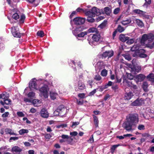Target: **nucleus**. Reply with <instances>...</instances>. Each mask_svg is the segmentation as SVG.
<instances>
[{"instance_id":"f704fd0d","label":"nucleus","mask_w":154,"mask_h":154,"mask_svg":"<svg viewBox=\"0 0 154 154\" xmlns=\"http://www.w3.org/2000/svg\"><path fill=\"white\" fill-rule=\"evenodd\" d=\"M17 31H19V29L17 26H15L11 27V32L12 35L14 34V33H15L16 32H17Z\"/></svg>"},{"instance_id":"4d7b16f0","label":"nucleus","mask_w":154,"mask_h":154,"mask_svg":"<svg viewBox=\"0 0 154 154\" xmlns=\"http://www.w3.org/2000/svg\"><path fill=\"white\" fill-rule=\"evenodd\" d=\"M54 116H62V115H60V113L58 112V111H57V109H56V110H55L54 112Z\"/></svg>"},{"instance_id":"0eeeda50","label":"nucleus","mask_w":154,"mask_h":154,"mask_svg":"<svg viewBox=\"0 0 154 154\" xmlns=\"http://www.w3.org/2000/svg\"><path fill=\"white\" fill-rule=\"evenodd\" d=\"M123 81V83L124 86L126 87H130L131 86L132 82L128 80H131L133 78V76L131 74H128L127 76L123 75L122 77Z\"/></svg>"},{"instance_id":"2eb2a0df","label":"nucleus","mask_w":154,"mask_h":154,"mask_svg":"<svg viewBox=\"0 0 154 154\" xmlns=\"http://www.w3.org/2000/svg\"><path fill=\"white\" fill-rule=\"evenodd\" d=\"M113 55V51L112 50L106 51L104 52L102 55L103 57L109 58L112 57Z\"/></svg>"},{"instance_id":"0e129e2a","label":"nucleus","mask_w":154,"mask_h":154,"mask_svg":"<svg viewBox=\"0 0 154 154\" xmlns=\"http://www.w3.org/2000/svg\"><path fill=\"white\" fill-rule=\"evenodd\" d=\"M9 115V112H5L2 115V117L3 118H6Z\"/></svg>"},{"instance_id":"f257e3e1","label":"nucleus","mask_w":154,"mask_h":154,"mask_svg":"<svg viewBox=\"0 0 154 154\" xmlns=\"http://www.w3.org/2000/svg\"><path fill=\"white\" fill-rule=\"evenodd\" d=\"M138 121L137 114H129L127 117L126 121L123 123L122 126L127 131H132L134 130L132 128L133 126L137 123Z\"/></svg>"},{"instance_id":"9b49d317","label":"nucleus","mask_w":154,"mask_h":154,"mask_svg":"<svg viewBox=\"0 0 154 154\" xmlns=\"http://www.w3.org/2000/svg\"><path fill=\"white\" fill-rule=\"evenodd\" d=\"M144 101L143 99H137L131 103V105L133 106H141L144 103Z\"/></svg>"},{"instance_id":"603ef678","label":"nucleus","mask_w":154,"mask_h":154,"mask_svg":"<svg viewBox=\"0 0 154 154\" xmlns=\"http://www.w3.org/2000/svg\"><path fill=\"white\" fill-rule=\"evenodd\" d=\"M107 87H106L105 85L103 86H100L99 87V91H103L104 90L107 88Z\"/></svg>"},{"instance_id":"de8ad7c7","label":"nucleus","mask_w":154,"mask_h":154,"mask_svg":"<svg viewBox=\"0 0 154 154\" xmlns=\"http://www.w3.org/2000/svg\"><path fill=\"white\" fill-rule=\"evenodd\" d=\"M37 34L38 36L41 37H43L44 35V32L42 31H38L37 33Z\"/></svg>"},{"instance_id":"bb28decb","label":"nucleus","mask_w":154,"mask_h":154,"mask_svg":"<svg viewBox=\"0 0 154 154\" xmlns=\"http://www.w3.org/2000/svg\"><path fill=\"white\" fill-rule=\"evenodd\" d=\"M104 10L105 13L107 15H109L112 11L111 8L107 7L105 8Z\"/></svg>"},{"instance_id":"412c9836","label":"nucleus","mask_w":154,"mask_h":154,"mask_svg":"<svg viewBox=\"0 0 154 154\" xmlns=\"http://www.w3.org/2000/svg\"><path fill=\"white\" fill-rule=\"evenodd\" d=\"M81 27H79L76 28L74 30H73L72 33L73 35L75 36L76 38L78 35L81 32Z\"/></svg>"},{"instance_id":"aec40b11","label":"nucleus","mask_w":154,"mask_h":154,"mask_svg":"<svg viewBox=\"0 0 154 154\" xmlns=\"http://www.w3.org/2000/svg\"><path fill=\"white\" fill-rule=\"evenodd\" d=\"M134 95L132 92H129L126 93L125 94L124 98L125 99L129 100Z\"/></svg>"},{"instance_id":"7ed1b4c3","label":"nucleus","mask_w":154,"mask_h":154,"mask_svg":"<svg viewBox=\"0 0 154 154\" xmlns=\"http://www.w3.org/2000/svg\"><path fill=\"white\" fill-rule=\"evenodd\" d=\"M43 81V80H37L35 78H33L29 82V88L31 90L33 89L37 90L38 89L39 85L42 84Z\"/></svg>"},{"instance_id":"79ce46f5","label":"nucleus","mask_w":154,"mask_h":154,"mask_svg":"<svg viewBox=\"0 0 154 154\" xmlns=\"http://www.w3.org/2000/svg\"><path fill=\"white\" fill-rule=\"evenodd\" d=\"M35 95V92L33 91H31L29 92L27 94V96L28 97L32 98L34 97Z\"/></svg>"},{"instance_id":"473e14b6","label":"nucleus","mask_w":154,"mask_h":154,"mask_svg":"<svg viewBox=\"0 0 154 154\" xmlns=\"http://www.w3.org/2000/svg\"><path fill=\"white\" fill-rule=\"evenodd\" d=\"M29 131L28 130L24 129H20L19 131V134L21 135H23L24 134L27 133Z\"/></svg>"},{"instance_id":"ddd939ff","label":"nucleus","mask_w":154,"mask_h":154,"mask_svg":"<svg viewBox=\"0 0 154 154\" xmlns=\"http://www.w3.org/2000/svg\"><path fill=\"white\" fill-rule=\"evenodd\" d=\"M129 66L131 69V71L132 73L134 74L136 72H138L141 70V67L140 66H137L133 68V66L131 64H129Z\"/></svg>"},{"instance_id":"09e8293b","label":"nucleus","mask_w":154,"mask_h":154,"mask_svg":"<svg viewBox=\"0 0 154 154\" xmlns=\"http://www.w3.org/2000/svg\"><path fill=\"white\" fill-rule=\"evenodd\" d=\"M120 11V8H115L113 11V13L114 14H117L119 13Z\"/></svg>"},{"instance_id":"052dcab7","label":"nucleus","mask_w":154,"mask_h":154,"mask_svg":"<svg viewBox=\"0 0 154 154\" xmlns=\"http://www.w3.org/2000/svg\"><path fill=\"white\" fill-rule=\"evenodd\" d=\"M79 122H73L72 127L75 128L76 127V126L79 125Z\"/></svg>"},{"instance_id":"a18cd8bd","label":"nucleus","mask_w":154,"mask_h":154,"mask_svg":"<svg viewBox=\"0 0 154 154\" xmlns=\"http://www.w3.org/2000/svg\"><path fill=\"white\" fill-rule=\"evenodd\" d=\"M107 73V71L106 69H103L101 72V74L103 76H106Z\"/></svg>"},{"instance_id":"69168bd1","label":"nucleus","mask_w":154,"mask_h":154,"mask_svg":"<svg viewBox=\"0 0 154 154\" xmlns=\"http://www.w3.org/2000/svg\"><path fill=\"white\" fill-rule=\"evenodd\" d=\"M96 92V89H94L93 91H91L89 94V96H91L93 95Z\"/></svg>"},{"instance_id":"f8f14e48","label":"nucleus","mask_w":154,"mask_h":154,"mask_svg":"<svg viewBox=\"0 0 154 154\" xmlns=\"http://www.w3.org/2000/svg\"><path fill=\"white\" fill-rule=\"evenodd\" d=\"M61 137L63 139H66V143L67 144L71 145L73 144L72 142L73 139L71 137H70L67 135H62L61 136Z\"/></svg>"},{"instance_id":"8fccbe9b","label":"nucleus","mask_w":154,"mask_h":154,"mask_svg":"<svg viewBox=\"0 0 154 154\" xmlns=\"http://www.w3.org/2000/svg\"><path fill=\"white\" fill-rule=\"evenodd\" d=\"M119 146V145H113L111 147V152L113 153L114 152L115 149L118 146Z\"/></svg>"},{"instance_id":"e2e57ef3","label":"nucleus","mask_w":154,"mask_h":154,"mask_svg":"<svg viewBox=\"0 0 154 154\" xmlns=\"http://www.w3.org/2000/svg\"><path fill=\"white\" fill-rule=\"evenodd\" d=\"M77 103L79 105H82L83 104V101L82 100H78V99L76 100Z\"/></svg>"},{"instance_id":"338daca9","label":"nucleus","mask_w":154,"mask_h":154,"mask_svg":"<svg viewBox=\"0 0 154 154\" xmlns=\"http://www.w3.org/2000/svg\"><path fill=\"white\" fill-rule=\"evenodd\" d=\"M88 142L90 143H92L94 142V138L93 135L91 136L89 139L88 140Z\"/></svg>"},{"instance_id":"393cba45","label":"nucleus","mask_w":154,"mask_h":154,"mask_svg":"<svg viewBox=\"0 0 154 154\" xmlns=\"http://www.w3.org/2000/svg\"><path fill=\"white\" fill-rule=\"evenodd\" d=\"M134 12L138 14L140 16H144L145 14V12L139 9H136L134 11Z\"/></svg>"},{"instance_id":"49530a36","label":"nucleus","mask_w":154,"mask_h":154,"mask_svg":"<svg viewBox=\"0 0 154 154\" xmlns=\"http://www.w3.org/2000/svg\"><path fill=\"white\" fill-rule=\"evenodd\" d=\"M94 17L88 16L87 21L90 22L92 23L94 21V19L92 18Z\"/></svg>"},{"instance_id":"c85d7f7f","label":"nucleus","mask_w":154,"mask_h":154,"mask_svg":"<svg viewBox=\"0 0 154 154\" xmlns=\"http://www.w3.org/2000/svg\"><path fill=\"white\" fill-rule=\"evenodd\" d=\"M11 150L13 152H20L21 151L22 149L17 146H14L11 149Z\"/></svg>"},{"instance_id":"2f4dec72","label":"nucleus","mask_w":154,"mask_h":154,"mask_svg":"<svg viewBox=\"0 0 154 154\" xmlns=\"http://www.w3.org/2000/svg\"><path fill=\"white\" fill-rule=\"evenodd\" d=\"M147 78L149 81L154 82V75L153 73H150L147 76Z\"/></svg>"},{"instance_id":"3c124183","label":"nucleus","mask_w":154,"mask_h":154,"mask_svg":"<svg viewBox=\"0 0 154 154\" xmlns=\"http://www.w3.org/2000/svg\"><path fill=\"white\" fill-rule=\"evenodd\" d=\"M24 101L26 102L31 103H32V100L31 99H29L27 98H24Z\"/></svg>"},{"instance_id":"58836bf2","label":"nucleus","mask_w":154,"mask_h":154,"mask_svg":"<svg viewBox=\"0 0 154 154\" xmlns=\"http://www.w3.org/2000/svg\"><path fill=\"white\" fill-rule=\"evenodd\" d=\"M15 32V33H14L13 35L14 37L17 38H20L21 37L22 34L19 32V31H17V32Z\"/></svg>"},{"instance_id":"1a4fd4ad","label":"nucleus","mask_w":154,"mask_h":154,"mask_svg":"<svg viewBox=\"0 0 154 154\" xmlns=\"http://www.w3.org/2000/svg\"><path fill=\"white\" fill-rule=\"evenodd\" d=\"M10 10L11 11L10 14L12 15V18L15 20L18 19L19 16L17 13L18 10L16 8V6H15L14 7H11L10 8Z\"/></svg>"},{"instance_id":"a19ab883","label":"nucleus","mask_w":154,"mask_h":154,"mask_svg":"<svg viewBox=\"0 0 154 154\" xmlns=\"http://www.w3.org/2000/svg\"><path fill=\"white\" fill-rule=\"evenodd\" d=\"M25 16L24 14H22L20 16V23H23L25 19Z\"/></svg>"},{"instance_id":"20e7f679","label":"nucleus","mask_w":154,"mask_h":154,"mask_svg":"<svg viewBox=\"0 0 154 154\" xmlns=\"http://www.w3.org/2000/svg\"><path fill=\"white\" fill-rule=\"evenodd\" d=\"M103 13V11L102 9H99L95 7H94L91 11L87 12L86 14L87 16L94 17L95 15H99Z\"/></svg>"},{"instance_id":"6e6552de","label":"nucleus","mask_w":154,"mask_h":154,"mask_svg":"<svg viewBox=\"0 0 154 154\" xmlns=\"http://www.w3.org/2000/svg\"><path fill=\"white\" fill-rule=\"evenodd\" d=\"M100 37L99 34H94L92 37V40L89 42V44L92 46L97 45Z\"/></svg>"},{"instance_id":"5701e85b","label":"nucleus","mask_w":154,"mask_h":154,"mask_svg":"<svg viewBox=\"0 0 154 154\" xmlns=\"http://www.w3.org/2000/svg\"><path fill=\"white\" fill-rule=\"evenodd\" d=\"M50 97L52 100H54L58 97V94L55 91H51L50 92Z\"/></svg>"},{"instance_id":"bf43d9fd","label":"nucleus","mask_w":154,"mask_h":154,"mask_svg":"<svg viewBox=\"0 0 154 154\" xmlns=\"http://www.w3.org/2000/svg\"><path fill=\"white\" fill-rule=\"evenodd\" d=\"M138 128L139 130H144L145 129L144 126L142 125H139L138 126Z\"/></svg>"},{"instance_id":"4c0bfd02","label":"nucleus","mask_w":154,"mask_h":154,"mask_svg":"<svg viewBox=\"0 0 154 154\" xmlns=\"http://www.w3.org/2000/svg\"><path fill=\"white\" fill-rule=\"evenodd\" d=\"M15 32V33H14L13 35L14 37L17 38H20L21 37L22 34L19 32V31H17V32Z\"/></svg>"},{"instance_id":"7c9ffc66","label":"nucleus","mask_w":154,"mask_h":154,"mask_svg":"<svg viewBox=\"0 0 154 154\" xmlns=\"http://www.w3.org/2000/svg\"><path fill=\"white\" fill-rule=\"evenodd\" d=\"M131 22V20L130 19H128L125 20H123L122 22V24L124 26L129 24Z\"/></svg>"},{"instance_id":"423d86ee","label":"nucleus","mask_w":154,"mask_h":154,"mask_svg":"<svg viewBox=\"0 0 154 154\" xmlns=\"http://www.w3.org/2000/svg\"><path fill=\"white\" fill-rule=\"evenodd\" d=\"M40 92V95H43L45 98H47L48 96V91L49 88L48 85L46 83L44 84L43 86L40 88L39 89Z\"/></svg>"},{"instance_id":"9d476101","label":"nucleus","mask_w":154,"mask_h":154,"mask_svg":"<svg viewBox=\"0 0 154 154\" xmlns=\"http://www.w3.org/2000/svg\"><path fill=\"white\" fill-rule=\"evenodd\" d=\"M85 19L80 17H77L73 20L74 23L76 25H80L83 24L85 22Z\"/></svg>"},{"instance_id":"4be33fe9","label":"nucleus","mask_w":154,"mask_h":154,"mask_svg":"<svg viewBox=\"0 0 154 154\" xmlns=\"http://www.w3.org/2000/svg\"><path fill=\"white\" fill-rule=\"evenodd\" d=\"M103 67V63L101 61L98 62L95 66L96 69L99 70L102 69Z\"/></svg>"},{"instance_id":"a878e982","label":"nucleus","mask_w":154,"mask_h":154,"mask_svg":"<svg viewBox=\"0 0 154 154\" xmlns=\"http://www.w3.org/2000/svg\"><path fill=\"white\" fill-rule=\"evenodd\" d=\"M0 154H10L9 152H7L8 150L5 147H2L0 148Z\"/></svg>"},{"instance_id":"37998d69","label":"nucleus","mask_w":154,"mask_h":154,"mask_svg":"<svg viewBox=\"0 0 154 154\" xmlns=\"http://www.w3.org/2000/svg\"><path fill=\"white\" fill-rule=\"evenodd\" d=\"M117 30L119 32H122L124 31L125 29L123 27L119 25L118 27Z\"/></svg>"},{"instance_id":"4468645a","label":"nucleus","mask_w":154,"mask_h":154,"mask_svg":"<svg viewBox=\"0 0 154 154\" xmlns=\"http://www.w3.org/2000/svg\"><path fill=\"white\" fill-rule=\"evenodd\" d=\"M41 116L43 118H47L49 116V114L47 109L42 108L40 111Z\"/></svg>"},{"instance_id":"6e6d98bb","label":"nucleus","mask_w":154,"mask_h":154,"mask_svg":"<svg viewBox=\"0 0 154 154\" xmlns=\"http://www.w3.org/2000/svg\"><path fill=\"white\" fill-rule=\"evenodd\" d=\"M124 57L125 58L128 60H131V57L128 54L126 55H124Z\"/></svg>"},{"instance_id":"ea45409f","label":"nucleus","mask_w":154,"mask_h":154,"mask_svg":"<svg viewBox=\"0 0 154 154\" xmlns=\"http://www.w3.org/2000/svg\"><path fill=\"white\" fill-rule=\"evenodd\" d=\"M106 24L107 21L104 20V21L99 26V27L101 29H103L106 26Z\"/></svg>"},{"instance_id":"e433bc0d","label":"nucleus","mask_w":154,"mask_h":154,"mask_svg":"<svg viewBox=\"0 0 154 154\" xmlns=\"http://www.w3.org/2000/svg\"><path fill=\"white\" fill-rule=\"evenodd\" d=\"M94 121L95 125L97 127L98 126V120L97 118L95 115H93Z\"/></svg>"},{"instance_id":"13d9d810","label":"nucleus","mask_w":154,"mask_h":154,"mask_svg":"<svg viewBox=\"0 0 154 154\" xmlns=\"http://www.w3.org/2000/svg\"><path fill=\"white\" fill-rule=\"evenodd\" d=\"M17 115L19 117H23L24 116L23 113L21 112H17Z\"/></svg>"},{"instance_id":"cd10ccee","label":"nucleus","mask_w":154,"mask_h":154,"mask_svg":"<svg viewBox=\"0 0 154 154\" xmlns=\"http://www.w3.org/2000/svg\"><path fill=\"white\" fill-rule=\"evenodd\" d=\"M97 32L98 31L97 29L94 27H92L89 28L87 31V32H88V33L94 32L97 33Z\"/></svg>"},{"instance_id":"680f3d73","label":"nucleus","mask_w":154,"mask_h":154,"mask_svg":"<svg viewBox=\"0 0 154 154\" xmlns=\"http://www.w3.org/2000/svg\"><path fill=\"white\" fill-rule=\"evenodd\" d=\"M79 97L81 98H84L85 97V94L84 93H80L78 94Z\"/></svg>"},{"instance_id":"774afa93","label":"nucleus","mask_w":154,"mask_h":154,"mask_svg":"<svg viewBox=\"0 0 154 154\" xmlns=\"http://www.w3.org/2000/svg\"><path fill=\"white\" fill-rule=\"evenodd\" d=\"M78 132L76 131H73L71 132L70 133V134L71 135L73 136H76L78 134Z\"/></svg>"},{"instance_id":"c9c22d12","label":"nucleus","mask_w":154,"mask_h":154,"mask_svg":"<svg viewBox=\"0 0 154 154\" xmlns=\"http://www.w3.org/2000/svg\"><path fill=\"white\" fill-rule=\"evenodd\" d=\"M148 83L146 82H144L143 83L142 88L145 91H147Z\"/></svg>"},{"instance_id":"a211bd4d","label":"nucleus","mask_w":154,"mask_h":154,"mask_svg":"<svg viewBox=\"0 0 154 154\" xmlns=\"http://www.w3.org/2000/svg\"><path fill=\"white\" fill-rule=\"evenodd\" d=\"M42 101L41 100L35 99L32 100V103L34 106L38 107L41 106Z\"/></svg>"},{"instance_id":"39448f33","label":"nucleus","mask_w":154,"mask_h":154,"mask_svg":"<svg viewBox=\"0 0 154 154\" xmlns=\"http://www.w3.org/2000/svg\"><path fill=\"white\" fill-rule=\"evenodd\" d=\"M0 99L3 100V101H0V103L4 106L5 109H8L10 106V100L8 99V97H6L5 94H0Z\"/></svg>"},{"instance_id":"f03ea898","label":"nucleus","mask_w":154,"mask_h":154,"mask_svg":"<svg viewBox=\"0 0 154 154\" xmlns=\"http://www.w3.org/2000/svg\"><path fill=\"white\" fill-rule=\"evenodd\" d=\"M140 49V47L138 45H134L131 48V50L132 51L134 52L133 54V56L134 57L139 56L140 57H146L147 55L145 54V50L143 49Z\"/></svg>"},{"instance_id":"5fc2aeb1","label":"nucleus","mask_w":154,"mask_h":154,"mask_svg":"<svg viewBox=\"0 0 154 154\" xmlns=\"http://www.w3.org/2000/svg\"><path fill=\"white\" fill-rule=\"evenodd\" d=\"M127 43L129 45H131L134 43V40L133 39H128V40Z\"/></svg>"},{"instance_id":"72a5a7b5","label":"nucleus","mask_w":154,"mask_h":154,"mask_svg":"<svg viewBox=\"0 0 154 154\" xmlns=\"http://www.w3.org/2000/svg\"><path fill=\"white\" fill-rule=\"evenodd\" d=\"M135 21L137 24L139 26L142 27L143 26V24L142 21L139 19H136Z\"/></svg>"},{"instance_id":"c03bdc74","label":"nucleus","mask_w":154,"mask_h":154,"mask_svg":"<svg viewBox=\"0 0 154 154\" xmlns=\"http://www.w3.org/2000/svg\"><path fill=\"white\" fill-rule=\"evenodd\" d=\"M94 79L97 81H99L101 80V77L99 75L97 74L94 76Z\"/></svg>"},{"instance_id":"6ab92c4d","label":"nucleus","mask_w":154,"mask_h":154,"mask_svg":"<svg viewBox=\"0 0 154 154\" xmlns=\"http://www.w3.org/2000/svg\"><path fill=\"white\" fill-rule=\"evenodd\" d=\"M78 88L80 90H82L85 89L86 88L85 85L82 81H79L77 84Z\"/></svg>"},{"instance_id":"c756f323","label":"nucleus","mask_w":154,"mask_h":154,"mask_svg":"<svg viewBox=\"0 0 154 154\" xmlns=\"http://www.w3.org/2000/svg\"><path fill=\"white\" fill-rule=\"evenodd\" d=\"M88 34V32L87 31H85L83 32H80L79 34L78 35L77 38L78 37L83 38L85 37V35H86Z\"/></svg>"},{"instance_id":"864d4df0","label":"nucleus","mask_w":154,"mask_h":154,"mask_svg":"<svg viewBox=\"0 0 154 154\" xmlns=\"http://www.w3.org/2000/svg\"><path fill=\"white\" fill-rule=\"evenodd\" d=\"M37 110L36 109L34 108H32L29 110V112L31 113H34L36 112Z\"/></svg>"},{"instance_id":"dca6fc26","label":"nucleus","mask_w":154,"mask_h":154,"mask_svg":"<svg viewBox=\"0 0 154 154\" xmlns=\"http://www.w3.org/2000/svg\"><path fill=\"white\" fill-rule=\"evenodd\" d=\"M145 78V76L142 74H140L136 75L135 78V80L137 83L139 82H142L143 81Z\"/></svg>"},{"instance_id":"f3484780","label":"nucleus","mask_w":154,"mask_h":154,"mask_svg":"<svg viewBox=\"0 0 154 154\" xmlns=\"http://www.w3.org/2000/svg\"><path fill=\"white\" fill-rule=\"evenodd\" d=\"M60 114V115L62 116L65 114L66 111V109L63 105H60L56 109Z\"/></svg>"},{"instance_id":"b1692460","label":"nucleus","mask_w":154,"mask_h":154,"mask_svg":"<svg viewBox=\"0 0 154 154\" xmlns=\"http://www.w3.org/2000/svg\"><path fill=\"white\" fill-rule=\"evenodd\" d=\"M129 37L123 34H121L119 36V39L122 42H125L128 40Z\"/></svg>"}]
</instances>
